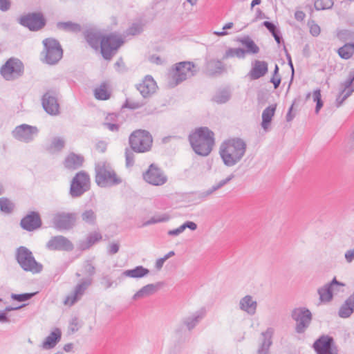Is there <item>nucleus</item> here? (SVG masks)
<instances>
[{"mask_svg": "<svg viewBox=\"0 0 354 354\" xmlns=\"http://www.w3.org/2000/svg\"><path fill=\"white\" fill-rule=\"evenodd\" d=\"M84 35L91 48L97 50L100 47L101 54L106 60L112 59L124 42L121 38L113 34L102 37L100 32L94 29L85 30Z\"/></svg>", "mask_w": 354, "mask_h": 354, "instance_id": "1", "label": "nucleus"}, {"mask_svg": "<svg viewBox=\"0 0 354 354\" xmlns=\"http://www.w3.org/2000/svg\"><path fill=\"white\" fill-rule=\"evenodd\" d=\"M188 139L193 151L201 156H207L214 145V133L206 127L196 129Z\"/></svg>", "mask_w": 354, "mask_h": 354, "instance_id": "2", "label": "nucleus"}, {"mask_svg": "<svg viewBox=\"0 0 354 354\" xmlns=\"http://www.w3.org/2000/svg\"><path fill=\"white\" fill-rule=\"evenodd\" d=\"M247 145L239 138L223 142L220 147V156L227 167H232L241 161L246 151Z\"/></svg>", "mask_w": 354, "mask_h": 354, "instance_id": "3", "label": "nucleus"}, {"mask_svg": "<svg viewBox=\"0 0 354 354\" xmlns=\"http://www.w3.org/2000/svg\"><path fill=\"white\" fill-rule=\"evenodd\" d=\"M96 184L100 187H108L118 185L122 183V179L118 176L110 164L100 162L95 167Z\"/></svg>", "mask_w": 354, "mask_h": 354, "instance_id": "4", "label": "nucleus"}, {"mask_svg": "<svg viewBox=\"0 0 354 354\" xmlns=\"http://www.w3.org/2000/svg\"><path fill=\"white\" fill-rule=\"evenodd\" d=\"M15 259L26 272L39 274L43 270V265L35 260L32 252L25 246H20L16 250Z\"/></svg>", "mask_w": 354, "mask_h": 354, "instance_id": "5", "label": "nucleus"}, {"mask_svg": "<svg viewBox=\"0 0 354 354\" xmlns=\"http://www.w3.org/2000/svg\"><path fill=\"white\" fill-rule=\"evenodd\" d=\"M153 138L148 131L138 129L133 131L129 138L130 147L136 153H145L151 150Z\"/></svg>", "mask_w": 354, "mask_h": 354, "instance_id": "6", "label": "nucleus"}, {"mask_svg": "<svg viewBox=\"0 0 354 354\" xmlns=\"http://www.w3.org/2000/svg\"><path fill=\"white\" fill-rule=\"evenodd\" d=\"M43 62L48 65L58 63L63 56V49L59 42L54 38H46L43 40Z\"/></svg>", "mask_w": 354, "mask_h": 354, "instance_id": "7", "label": "nucleus"}, {"mask_svg": "<svg viewBox=\"0 0 354 354\" xmlns=\"http://www.w3.org/2000/svg\"><path fill=\"white\" fill-rule=\"evenodd\" d=\"M290 316L295 322V330L297 334L304 333L313 320L312 313L306 307L295 308L291 311Z\"/></svg>", "mask_w": 354, "mask_h": 354, "instance_id": "8", "label": "nucleus"}, {"mask_svg": "<svg viewBox=\"0 0 354 354\" xmlns=\"http://www.w3.org/2000/svg\"><path fill=\"white\" fill-rule=\"evenodd\" d=\"M90 189V177L84 171L77 172L71 180L69 194L72 198H79Z\"/></svg>", "mask_w": 354, "mask_h": 354, "instance_id": "9", "label": "nucleus"}, {"mask_svg": "<svg viewBox=\"0 0 354 354\" xmlns=\"http://www.w3.org/2000/svg\"><path fill=\"white\" fill-rule=\"evenodd\" d=\"M194 68H195V65L192 62H181L176 64L171 76L172 82H169L170 86L174 87L188 77L194 76L196 73V71L193 70Z\"/></svg>", "mask_w": 354, "mask_h": 354, "instance_id": "10", "label": "nucleus"}, {"mask_svg": "<svg viewBox=\"0 0 354 354\" xmlns=\"http://www.w3.org/2000/svg\"><path fill=\"white\" fill-rule=\"evenodd\" d=\"M24 71V67L22 62L14 57L10 58L0 69L1 75L8 81L22 76Z\"/></svg>", "mask_w": 354, "mask_h": 354, "instance_id": "11", "label": "nucleus"}, {"mask_svg": "<svg viewBox=\"0 0 354 354\" xmlns=\"http://www.w3.org/2000/svg\"><path fill=\"white\" fill-rule=\"evenodd\" d=\"M76 214L69 212H58L54 214L52 223L57 230H69L73 227L76 221Z\"/></svg>", "mask_w": 354, "mask_h": 354, "instance_id": "12", "label": "nucleus"}, {"mask_svg": "<svg viewBox=\"0 0 354 354\" xmlns=\"http://www.w3.org/2000/svg\"><path fill=\"white\" fill-rule=\"evenodd\" d=\"M354 92V71L348 73V77L339 84V91L335 99V106L340 107L344 101Z\"/></svg>", "mask_w": 354, "mask_h": 354, "instance_id": "13", "label": "nucleus"}, {"mask_svg": "<svg viewBox=\"0 0 354 354\" xmlns=\"http://www.w3.org/2000/svg\"><path fill=\"white\" fill-rule=\"evenodd\" d=\"M142 176L147 183L154 186L162 185L167 180V177L163 171L153 163L149 165L148 169L143 173Z\"/></svg>", "mask_w": 354, "mask_h": 354, "instance_id": "14", "label": "nucleus"}, {"mask_svg": "<svg viewBox=\"0 0 354 354\" xmlns=\"http://www.w3.org/2000/svg\"><path fill=\"white\" fill-rule=\"evenodd\" d=\"M57 96V91L48 90L41 97L42 106L44 111L50 115H57L59 114V104Z\"/></svg>", "mask_w": 354, "mask_h": 354, "instance_id": "15", "label": "nucleus"}, {"mask_svg": "<svg viewBox=\"0 0 354 354\" xmlns=\"http://www.w3.org/2000/svg\"><path fill=\"white\" fill-rule=\"evenodd\" d=\"M317 354H338V350L334 346V339L328 335L319 337L313 345Z\"/></svg>", "mask_w": 354, "mask_h": 354, "instance_id": "16", "label": "nucleus"}, {"mask_svg": "<svg viewBox=\"0 0 354 354\" xmlns=\"http://www.w3.org/2000/svg\"><path fill=\"white\" fill-rule=\"evenodd\" d=\"M20 24L30 30L37 31L45 26L46 19L41 12H32L21 17Z\"/></svg>", "mask_w": 354, "mask_h": 354, "instance_id": "17", "label": "nucleus"}, {"mask_svg": "<svg viewBox=\"0 0 354 354\" xmlns=\"http://www.w3.org/2000/svg\"><path fill=\"white\" fill-rule=\"evenodd\" d=\"M39 132L37 127L23 124L17 126L12 131L13 136L19 141L30 142Z\"/></svg>", "mask_w": 354, "mask_h": 354, "instance_id": "18", "label": "nucleus"}, {"mask_svg": "<svg viewBox=\"0 0 354 354\" xmlns=\"http://www.w3.org/2000/svg\"><path fill=\"white\" fill-rule=\"evenodd\" d=\"M344 283L338 281L336 278L333 279L324 286L319 288L317 292L319 295V299L323 303H328L333 299V292H339L340 287H344Z\"/></svg>", "mask_w": 354, "mask_h": 354, "instance_id": "19", "label": "nucleus"}, {"mask_svg": "<svg viewBox=\"0 0 354 354\" xmlns=\"http://www.w3.org/2000/svg\"><path fill=\"white\" fill-rule=\"evenodd\" d=\"M46 248L54 251L71 252L74 249L73 243L66 237L57 235L50 238L46 243Z\"/></svg>", "mask_w": 354, "mask_h": 354, "instance_id": "20", "label": "nucleus"}, {"mask_svg": "<svg viewBox=\"0 0 354 354\" xmlns=\"http://www.w3.org/2000/svg\"><path fill=\"white\" fill-rule=\"evenodd\" d=\"M92 281V278L83 279L75 286L73 292L66 297L64 304L70 306L74 305L81 299L86 289L91 285Z\"/></svg>", "mask_w": 354, "mask_h": 354, "instance_id": "21", "label": "nucleus"}, {"mask_svg": "<svg viewBox=\"0 0 354 354\" xmlns=\"http://www.w3.org/2000/svg\"><path fill=\"white\" fill-rule=\"evenodd\" d=\"M41 225L42 221L39 214L34 211L29 212L23 217L20 222L21 228L28 232H32L41 227Z\"/></svg>", "mask_w": 354, "mask_h": 354, "instance_id": "22", "label": "nucleus"}, {"mask_svg": "<svg viewBox=\"0 0 354 354\" xmlns=\"http://www.w3.org/2000/svg\"><path fill=\"white\" fill-rule=\"evenodd\" d=\"M158 86L151 75H146L142 82L136 85L137 90L144 98L150 97L156 91Z\"/></svg>", "mask_w": 354, "mask_h": 354, "instance_id": "23", "label": "nucleus"}, {"mask_svg": "<svg viewBox=\"0 0 354 354\" xmlns=\"http://www.w3.org/2000/svg\"><path fill=\"white\" fill-rule=\"evenodd\" d=\"M205 69L208 75L216 76L222 74L225 70V66L220 59H206Z\"/></svg>", "mask_w": 354, "mask_h": 354, "instance_id": "24", "label": "nucleus"}, {"mask_svg": "<svg viewBox=\"0 0 354 354\" xmlns=\"http://www.w3.org/2000/svg\"><path fill=\"white\" fill-rule=\"evenodd\" d=\"M268 71V64L265 61L254 60L252 63V68L248 75L252 80L263 77Z\"/></svg>", "mask_w": 354, "mask_h": 354, "instance_id": "25", "label": "nucleus"}, {"mask_svg": "<svg viewBox=\"0 0 354 354\" xmlns=\"http://www.w3.org/2000/svg\"><path fill=\"white\" fill-rule=\"evenodd\" d=\"M206 308L203 307L194 312L190 316L183 319V324L189 330H192L205 317Z\"/></svg>", "mask_w": 354, "mask_h": 354, "instance_id": "26", "label": "nucleus"}, {"mask_svg": "<svg viewBox=\"0 0 354 354\" xmlns=\"http://www.w3.org/2000/svg\"><path fill=\"white\" fill-rule=\"evenodd\" d=\"M102 239V236L100 232L93 231L88 234L86 239L79 241L77 248L82 251L90 249L96 243Z\"/></svg>", "mask_w": 354, "mask_h": 354, "instance_id": "27", "label": "nucleus"}, {"mask_svg": "<svg viewBox=\"0 0 354 354\" xmlns=\"http://www.w3.org/2000/svg\"><path fill=\"white\" fill-rule=\"evenodd\" d=\"M274 333L272 328H268L267 330L261 333L263 341L258 348V354H269L270 347L272 344V337Z\"/></svg>", "mask_w": 354, "mask_h": 354, "instance_id": "28", "label": "nucleus"}, {"mask_svg": "<svg viewBox=\"0 0 354 354\" xmlns=\"http://www.w3.org/2000/svg\"><path fill=\"white\" fill-rule=\"evenodd\" d=\"M62 337V332L59 328H55L43 342L41 347L44 349H51L55 347Z\"/></svg>", "mask_w": 354, "mask_h": 354, "instance_id": "29", "label": "nucleus"}, {"mask_svg": "<svg viewBox=\"0 0 354 354\" xmlns=\"http://www.w3.org/2000/svg\"><path fill=\"white\" fill-rule=\"evenodd\" d=\"M84 157L74 153H71L64 160V167L68 169L75 170L82 166Z\"/></svg>", "mask_w": 354, "mask_h": 354, "instance_id": "30", "label": "nucleus"}, {"mask_svg": "<svg viewBox=\"0 0 354 354\" xmlns=\"http://www.w3.org/2000/svg\"><path fill=\"white\" fill-rule=\"evenodd\" d=\"M239 307L241 310L254 315L256 313L257 303L252 299V296L246 295L240 300Z\"/></svg>", "mask_w": 354, "mask_h": 354, "instance_id": "31", "label": "nucleus"}, {"mask_svg": "<svg viewBox=\"0 0 354 354\" xmlns=\"http://www.w3.org/2000/svg\"><path fill=\"white\" fill-rule=\"evenodd\" d=\"M354 312V292L349 296L341 306L338 315L342 318L349 317Z\"/></svg>", "mask_w": 354, "mask_h": 354, "instance_id": "32", "label": "nucleus"}, {"mask_svg": "<svg viewBox=\"0 0 354 354\" xmlns=\"http://www.w3.org/2000/svg\"><path fill=\"white\" fill-rule=\"evenodd\" d=\"M277 109V104H271L266 107L262 113L261 127L266 131L271 123Z\"/></svg>", "mask_w": 354, "mask_h": 354, "instance_id": "33", "label": "nucleus"}, {"mask_svg": "<svg viewBox=\"0 0 354 354\" xmlns=\"http://www.w3.org/2000/svg\"><path fill=\"white\" fill-rule=\"evenodd\" d=\"M159 284H147L143 286L133 296V299L137 300L140 298H144L154 294L158 289Z\"/></svg>", "mask_w": 354, "mask_h": 354, "instance_id": "34", "label": "nucleus"}, {"mask_svg": "<svg viewBox=\"0 0 354 354\" xmlns=\"http://www.w3.org/2000/svg\"><path fill=\"white\" fill-rule=\"evenodd\" d=\"M111 90L106 82L101 83L99 86L94 89V96L98 100H107L111 97Z\"/></svg>", "mask_w": 354, "mask_h": 354, "instance_id": "35", "label": "nucleus"}, {"mask_svg": "<svg viewBox=\"0 0 354 354\" xmlns=\"http://www.w3.org/2000/svg\"><path fill=\"white\" fill-rule=\"evenodd\" d=\"M149 270L142 266H138L133 269L123 272V275L131 278H142L149 273Z\"/></svg>", "mask_w": 354, "mask_h": 354, "instance_id": "36", "label": "nucleus"}, {"mask_svg": "<svg viewBox=\"0 0 354 354\" xmlns=\"http://www.w3.org/2000/svg\"><path fill=\"white\" fill-rule=\"evenodd\" d=\"M237 41L246 47V53L257 54L259 52V46L250 37V36L247 35L242 38H239Z\"/></svg>", "mask_w": 354, "mask_h": 354, "instance_id": "37", "label": "nucleus"}, {"mask_svg": "<svg viewBox=\"0 0 354 354\" xmlns=\"http://www.w3.org/2000/svg\"><path fill=\"white\" fill-rule=\"evenodd\" d=\"M262 26L268 30L278 44L283 41L280 30L272 22L265 21L262 23Z\"/></svg>", "mask_w": 354, "mask_h": 354, "instance_id": "38", "label": "nucleus"}, {"mask_svg": "<svg viewBox=\"0 0 354 354\" xmlns=\"http://www.w3.org/2000/svg\"><path fill=\"white\" fill-rule=\"evenodd\" d=\"M246 50L241 48H229L223 56V59H227L230 57H237L243 59L245 56Z\"/></svg>", "mask_w": 354, "mask_h": 354, "instance_id": "39", "label": "nucleus"}, {"mask_svg": "<svg viewBox=\"0 0 354 354\" xmlns=\"http://www.w3.org/2000/svg\"><path fill=\"white\" fill-rule=\"evenodd\" d=\"M338 55L344 59H350L354 54V43H346L338 49Z\"/></svg>", "mask_w": 354, "mask_h": 354, "instance_id": "40", "label": "nucleus"}, {"mask_svg": "<svg viewBox=\"0 0 354 354\" xmlns=\"http://www.w3.org/2000/svg\"><path fill=\"white\" fill-rule=\"evenodd\" d=\"M57 28L67 32H79L81 31V26L72 21L58 22Z\"/></svg>", "mask_w": 354, "mask_h": 354, "instance_id": "41", "label": "nucleus"}, {"mask_svg": "<svg viewBox=\"0 0 354 354\" xmlns=\"http://www.w3.org/2000/svg\"><path fill=\"white\" fill-rule=\"evenodd\" d=\"M64 140L58 137H55L52 140L50 145L48 148V151L50 153L60 151L64 147Z\"/></svg>", "mask_w": 354, "mask_h": 354, "instance_id": "42", "label": "nucleus"}, {"mask_svg": "<svg viewBox=\"0 0 354 354\" xmlns=\"http://www.w3.org/2000/svg\"><path fill=\"white\" fill-rule=\"evenodd\" d=\"M15 208V205L7 198H0V209L1 212L10 214Z\"/></svg>", "mask_w": 354, "mask_h": 354, "instance_id": "43", "label": "nucleus"}, {"mask_svg": "<svg viewBox=\"0 0 354 354\" xmlns=\"http://www.w3.org/2000/svg\"><path fill=\"white\" fill-rule=\"evenodd\" d=\"M82 220L90 225H95L96 223V214L95 212L92 209L85 210L82 214Z\"/></svg>", "mask_w": 354, "mask_h": 354, "instance_id": "44", "label": "nucleus"}, {"mask_svg": "<svg viewBox=\"0 0 354 354\" xmlns=\"http://www.w3.org/2000/svg\"><path fill=\"white\" fill-rule=\"evenodd\" d=\"M333 3V0H317L314 3V6L317 10H323L330 9Z\"/></svg>", "mask_w": 354, "mask_h": 354, "instance_id": "45", "label": "nucleus"}, {"mask_svg": "<svg viewBox=\"0 0 354 354\" xmlns=\"http://www.w3.org/2000/svg\"><path fill=\"white\" fill-rule=\"evenodd\" d=\"M169 219V216L166 214H163L162 215L158 216H154L151 217L149 220L145 221L142 224V226H147L158 223L165 222L167 221Z\"/></svg>", "mask_w": 354, "mask_h": 354, "instance_id": "46", "label": "nucleus"}, {"mask_svg": "<svg viewBox=\"0 0 354 354\" xmlns=\"http://www.w3.org/2000/svg\"><path fill=\"white\" fill-rule=\"evenodd\" d=\"M230 98V95L227 91H222L216 93L214 97L213 100L218 104H223L227 102Z\"/></svg>", "mask_w": 354, "mask_h": 354, "instance_id": "47", "label": "nucleus"}, {"mask_svg": "<svg viewBox=\"0 0 354 354\" xmlns=\"http://www.w3.org/2000/svg\"><path fill=\"white\" fill-rule=\"evenodd\" d=\"M313 97V101L316 102L315 111L316 113H318L323 106V101L322 100L321 91L319 88L314 91Z\"/></svg>", "mask_w": 354, "mask_h": 354, "instance_id": "48", "label": "nucleus"}, {"mask_svg": "<svg viewBox=\"0 0 354 354\" xmlns=\"http://www.w3.org/2000/svg\"><path fill=\"white\" fill-rule=\"evenodd\" d=\"M143 30L142 25L140 23H133L128 29L126 30L127 35H137L140 34Z\"/></svg>", "mask_w": 354, "mask_h": 354, "instance_id": "49", "label": "nucleus"}, {"mask_svg": "<svg viewBox=\"0 0 354 354\" xmlns=\"http://www.w3.org/2000/svg\"><path fill=\"white\" fill-rule=\"evenodd\" d=\"M37 292H31V293H22V294H14L11 295V298L15 301L22 302L25 301H28L33 297Z\"/></svg>", "mask_w": 354, "mask_h": 354, "instance_id": "50", "label": "nucleus"}, {"mask_svg": "<svg viewBox=\"0 0 354 354\" xmlns=\"http://www.w3.org/2000/svg\"><path fill=\"white\" fill-rule=\"evenodd\" d=\"M145 104V102L135 101L130 99H127L123 106L127 107L131 110H135L143 106Z\"/></svg>", "mask_w": 354, "mask_h": 354, "instance_id": "51", "label": "nucleus"}, {"mask_svg": "<svg viewBox=\"0 0 354 354\" xmlns=\"http://www.w3.org/2000/svg\"><path fill=\"white\" fill-rule=\"evenodd\" d=\"M134 152L131 148H126L125 160L127 167H132L134 165Z\"/></svg>", "mask_w": 354, "mask_h": 354, "instance_id": "52", "label": "nucleus"}, {"mask_svg": "<svg viewBox=\"0 0 354 354\" xmlns=\"http://www.w3.org/2000/svg\"><path fill=\"white\" fill-rule=\"evenodd\" d=\"M84 270L86 274L88 275V278H92V277L95 273V268L92 264L91 261L88 260L84 264Z\"/></svg>", "mask_w": 354, "mask_h": 354, "instance_id": "53", "label": "nucleus"}, {"mask_svg": "<svg viewBox=\"0 0 354 354\" xmlns=\"http://www.w3.org/2000/svg\"><path fill=\"white\" fill-rule=\"evenodd\" d=\"M337 37L340 40L345 41L353 39L354 38V33L348 30H342L338 32Z\"/></svg>", "mask_w": 354, "mask_h": 354, "instance_id": "54", "label": "nucleus"}, {"mask_svg": "<svg viewBox=\"0 0 354 354\" xmlns=\"http://www.w3.org/2000/svg\"><path fill=\"white\" fill-rule=\"evenodd\" d=\"M234 178V175L233 174H230L229 176H227L226 178L221 180L220 182H218L217 184L213 185L211 189L214 192L215 191L221 189L224 185H225L227 183H228L231 180H232Z\"/></svg>", "mask_w": 354, "mask_h": 354, "instance_id": "55", "label": "nucleus"}, {"mask_svg": "<svg viewBox=\"0 0 354 354\" xmlns=\"http://www.w3.org/2000/svg\"><path fill=\"white\" fill-rule=\"evenodd\" d=\"M120 249V244L118 243H111L108 248V254L109 255H113L118 252Z\"/></svg>", "mask_w": 354, "mask_h": 354, "instance_id": "56", "label": "nucleus"}, {"mask_svg": "<svg viewBox=\"0 0 354 354\" xmlns=\"http://www.w3.org/2000/svg\"><path fill=\"white\" fill-rule=\"evenodd\" d=\"M103 125L106 127L109 131L113 132H117L119 131L120 125L111 122H104Z\"/></svg>", "mask_w": 354, "mask_h": 354, "instance_id": "57", "label": "nucleus"}, {"mask_svg": "<svg viewBox=\"0 0 354 354\" xmlns=\"http://www.w3.org/2000/svg\"><path fill=\"white\" fill-rule=\"evenodd\" d=\"M320 27L313 21V24L310 26V34L314 37H317L320 34Z\"/></svg>", "mask_w": 354, "mask_h": 354, "instance_id": "58", "label": "nucleus"}, {"mask_svg": "<svg viewBox=\"0 0 354 354\" xmlns=\"http://www.w3.org/2000/svg\"><path fill=\"white\" fill-rule=\"evenodd\" d=\"M95 149L100 153H104L107 149V142L103 140H100L97 142Z\"/></svg>", "mask_w": 354, "mask_h": 354, "instance_id": "59", "label": "nucleus"}, {"mask_svg": "<svg viewBox=\"0 0 354 354\" xmlns=\"http://www.w3.org/2000/svg\"><path fill=\"white\" fill-rule=\"evenodd\" d=\"M78 329V319L77 317H74L70 322V330L72 333H75L77 331Z\"/></svg>", "mask_w": 354, "mask_h": 354, "instance_id": "60", "label": "nucleus"}, {"mask_svg": "<svg viewBox=\"0 0 354 354\" xmlns=\"http://www.w3.org/2000/svg\"><path fill=\"white\" fill-rule=\"evenodd\" d=\"M212 193H214L213 191L212 190L211 188H209V189L205 192L198 193V198L201 201H205Z\"/></svg>", "mask_w": 354, "mask_h": 354, "instance_id": "61", "label": "nucleus"}, {"mask_svg": "<svg viewBox=\"0 0 354 354\" xmlns=\"http://www.w3.org/2000/svg\"><path fill=\"white\" fill-rule=\"evenodd\" d=\"M344 257L348 263H351L354 260V248L347 250Z\"/></svg>", "mask_w": 354, "mask_h": 354, "instance_id": "62", "label": "nucleus"}, {"mask_svg": "<svg viewBox=\"0 0 354 354\" xmlns=\"http://www.w3.org/2000/svg\"><path fill=\"white\" fill-rule=\"evenodd\" d=\"M10 8V2L9 0H0V10L7 11Z\"/></svg>", "mask_w": 354, "mask_h": 354, "instance_id": "63", "label": "nucleus"}, {"mask_svg": "<svg viewBox=\"0 0 354 354\" xmlns=\"http://www.w3.org/2000/svg\"><path fill=\"white\" fill-rule=\"evenodd\" d=\"M281 82V78L280 76L278 77H272L270 79V82H272L274 84V88H277Z\"/></svg>", "mask_w": 354, "mask_h": 354, "instance_id": "64", "label": "nucleus"}]
</instances>
